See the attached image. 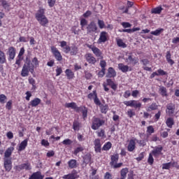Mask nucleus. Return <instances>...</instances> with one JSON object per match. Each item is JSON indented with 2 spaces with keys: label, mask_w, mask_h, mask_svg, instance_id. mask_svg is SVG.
Segmentation results:
<instances>
[{
  "label": "nucleus",
  "mask_w": 179,
  "mask_h": 179,
  "mask_svg": "<svg viewBox=\"0 0 179 179\" xmlns=\"http://www.w3.org/2000/svg\"><path fill=\"white\" fill-rule=\"evenodd\" d=\"M88 47L90 48V50H92V51L93 52L94 55H96V57H99V58L103 59V56H101V51H100V49L93 45H90Z\"/></svg>",
  "instance_id": "14"
},
{
  "label": "nucleus",
  "mask_w": 179,
  "mask_h": 179,
  "mask_svg": "<svg viewBox=\"0 0 179 179\" xmlns=\"http://www.w3.org/2000/svg\"><path fill=\"white\" fill-rule=\"evenodd\" d=\"M79 111H82L83 117L84 120L87 117V108L85 106H80L79 108Z\"/></svg>",
  "instance_id": "27"
},
{
  "label": "nucleus",
  "mask_w": 179,
  "mask_h": 179,
  "mask_svg": "<svg viewBox=\"0 0 179 179\" xmlns=\"http://www.w3.org/2000/svg\"><path fill=\"white\" fill-rule=\"evenodd\" d=\"M56 0H48V3L50 8H52L55 5Z\"/></svg>",
  "instance_id": "57"
},
{
  "label": "nucleus",
  "mask_w": 179,
  "mask_h": 179,
  "mask_svg": "<svg viewBox=\"0 0 179 179\" xmlns=\"http://www.w3.org/2000/svg\"><path fill=\"white\" fill-rule=\"evenodd\" d=\"M70 54L71 55H76L78 54V48L76 46L71 47Z\"/></svg>",
  "instance_id": "43"
},
{
  "label": "nucleus",
  "mask_w": 179,
  "mask_h": 179,
  "mask_svg": "<svg viewBox=\"0 0 179 179\" xmlns=\"http://www.w3.org/2000/svg\"><path fill=\"white\" fill-rule=\"evenodd\" d=\"M6 62V55L5 52L0 50V64H5Z\"/></svg>",
  "instance_id": "30"
},
{
  "label": "nucleus",
  "mask_w": 179,
  "mask_h": 179,
  "mask_svg": "<svg viewBox=\"0 0 179 179\" xmlns=\"http://www.w3.org/2000/svg\"><path fill=\"white\" fill-rule=\"evenodd\" d=\"M122 26H123L124 29H127L128 27H131L132 24H129V22H122Z\"/></svg>",
  "instance_id": "62"
},
{
  "label": "nucleus",
  "mask_w": 179,
  "mask_h": 179,
  "mask_svg": "<svg viewBox=\"0 0 179 179\" xmlns=\"http://www.w3.org/2000/svg\"><path fill=\"white\" fill-rule=\"evenodd\" d=\"M104 178H105V179H113V176L110 175V173L107 172V173L105 174Z\"/></svg>",
  "instance_id": "64"
},
{
  "label": "nucleus",
  "mask_w": 179,
  "mask_h": 179,
  "mask_svg": "<svg viewBox=\"0 0 179 179\" xmlns=\"http://www.w3.org/2000/svg\"><path fill=\"white\" fill-rule=\"evenodd\" d=\"M56 76H59L62 73V68L57 66L56 69Z\"/></svg>",
  "instance_id": "53"
},
{
  "label": "nucleus",
  "mask_w": 179,
  "mask_h": 179,
  "mask_svg": "<svg viewBox=\"0 0 179 179\" xmlns=\"http://www.w3.org/2000/svg\"><path fill=\"white\" fill-rule=\"evenodd\" d=\"M116 41L118 47H122V48H127V44L122 41V39L116 38Z\"/></svg>",
  "instance_id": "34"
},
{
  "label": "nucleus",
  "mask_w": 179,
  "mask_h": 179,
  "mask_svg": "<svg viewBox=\"0 0 179 179\" xmlns=\"http://www.w3.org/2000/svg\"><path fill=\"white\" fill-rule=\"evenodd\" d=\"M119 156L118 154H115V155H112L111 157V162H110V166H113L118 162Z\"/></svg>",
  "instance_id": "33"
},
{
  "label": "nucleus",
  "mask_w": 179,
  "mask_h": 179,
  "mask_svg": "<svg viewBox=\"0 0 179 179\" xmlns=\"http://www.w3.org/2000/svg\"><path fill=\"white\" fill-rule=\"evenodd\" d=\"M121 178L122 179L127 178V174H128V168L122 169L120 171Z\"/></svg>",
  "instance_id": "35"
},
{
  "label": "nucleus",
  "mask_w": 179,
  "mask_h": 179,
  "mask_svg": "<svg viewBox=\"0 0 179 179\" xmlns=\"http://www.w3.org/2000/svg\"><path fill=\"white\" fill-rule=\"evenodd\" d=\"M80 25L82 27V30H85L83 27L87 25V20H86V19L82 18L80 20Z\"/></svg>",
  "instance_id": "47"
},
{
  "label": "nucleus",
  "mask_w": 179,
  "mask_h": 179,
  "mask_svg": "<svg viewBox=\"0 0 179 179\" xmlns=\"http://www.w3.org/2000/svg\"><path fill=\"white\" fill-rule=\"evenodd\" d=\"M106 65H107V63L106 62V61L101 60L100 62V66H101V69H106Z\"/></svg>",
  "instance_id": "55"
},
{
  "label": "nucleus",
  "mask_w": 179,
  "mask_h": 179,
  "mask_svg": "<svg viewBox=\"0 0 179 179\" xmlns=\"http://www.w3.org/2000/svg\"><path fill=\"white\" fill-rule=\"evenodd\" d=\"M147 132L148 134H155V129L153 128V126H149L147 127Z\"/></svg>",
  "instance_id": "50"
},
{
  "label": "nucleus",
  "mask_w": 179,
  "mask_h": 179,
  "mask_svg": "<svg viewBox=\"0 0 179 179\" xmlns=\"http://www.w3.org/2000/svg\"><path fill=\"white\" fill-rule=\"evenodd\" d=\"M153 162H155V159H153V155L152 153H150L148 157V163L149 164H153Z\"/></svg>",
  "instance_id": "51"
},
{
  "label": "nucleus",
  "mask_w": 179,
  "mask_h": 179,
  "mask_svg": "<svg viewBox=\"0 0 179 179\" xmlns=\"http://www.w3.org/2000/svg\"><path fill=\"white\" fill-rule=\"evenodd\" d=\"M92 160V155L90 154H87L83 157V162L85 164V166L87 164H89Z\"/></svg>",
  "instance_id": "26"
},
{
  "label": "nucleus",
  "mask_w": 179,
  "mask_h": 179,
  "mask_svg": "<svg viewBox=\"0 0 179 179\" xmlns=\"http://www.w3.org/2000/svg\"><path fill=\"white\" fill-rule=\"evenodd\" d=\"M157 110V104L156 103H152L149 107L146 108V111H155Z\"/></svg>",
  "instance_id": "37"
},
{
  "label": "nucleus",
  "mask_w": 179,
  "mask_h": 179,
  "mask_svg": "<svg viewBox=\"0 0 179 179\" xmlns=\"http://www.w3.org/2000/svg\"><path fill=\"white\" fill-rule=\"evenodd\" d=\"M99 107L101 108V112L103 114H107V111H108V106L101 103Z\"/></svg>",
  "instance_id": "36"
},
{
  "label": "nucleus",
  "mask_w": 179,
  "mask_h": 179,
  "mask_svg": "<svg viewBox=\"0 0 179 179\" xmlns=\"http://www.w3.org/2000/svg\"><path fill=\"white\" fill-rule=\"evenodd\" d=\"M163 150V147L162 145H158L152 151V155L154 157H159L162 155V151Z\"/></svg>",
  "instance_id": "10"
},
{
  "label": "nucleus",
  "mask_w": 179,
  "mask_h": 179,
  "mask_svg": "<svg viewBox=\"0 0 179 179\" xmlns=\"http://www.w3.org/2000/svg\"><path fill=\"white\" fill-rule=\"evenodd\" d=\"M118 69L120 71H122V72L127 73L128 71H129V66L127 65H124V64H118Z\"/></svg>",
  "instance_id": "23"
},
{
  "label": "nucleus",
  "mask_w": 179,
  "mask_h": 179,
  "mask_svg": "<svg viewBox=\"0 0 179 179\" xmlns=\"http://www.w3.org/2000/svg\"><path fill=\"white\" fill-rule=\"evenodd\" d=\"M115 76H117V73L115 72V70H114V69H113L112 67H110L108 69L106 78H115Z\"/></svg>",
  "instance_id": "18"
},
{
  "label": "nucleus",
  "mask_w": 179,
  "mask_h": 179,
  "mask_svg": "<svg viewBox=\"0 0 179 179\" xmlns=\"http://www.w3.org/2000/svg\"><path fill=\"white\" fill-rule=\"evenodd\" d=\"M66 76H67V79H73L75 78V73L72 70L67 69L65 71Z\"/></svg>",
  "instance_id": "24"
},
{
  "label": "nucleus",
  "mask_w": 179,
  "mask_h": 179,
  "mask_svg": "<svg viewBox=\"0 0 179 179\" xmlns=\"http://www.w3.org/2000/svg\"><path fill=\"white\" fill-rule=\"evenodd\" d=\"M94 145L95 152L96 153H100V152H101V144L100 143V139H95V141H94Z\"/></svg>",
  "instance_id": "16"
},
{
  "label": "nucleus",
  "mask_w": 179,
  "mask_h": 179,
  "mask_svg": "<svg viewBox=\"0 0 179 179\" xmlns=\"http://www.w3.org/2000/svg\"><path fill=\"white\" fill-rule=\"evenodd\" d=\"M98 25L99 29H104L106 28V24H104V21L98 20Z\"/></svg>",
  "instance_id": "49"
},
{
  "label": "nucleus",
  "mask_w": 179,
  "mask_h": 179,
  "mask_svg": "<svg viewBox=\"0 0 179 179\" xmlns=\"http://www.w3.org/2000/svg\"><path fill=\"white\" fill-rule=\"evenodd\" d=\"M29 72H31V73L34 72V65L30 61L24 63L21 71V76L23 78H26L29 75Z\"/></svg>",
  "instance_id": "2"
},
{
  "label": "nucleus",
  "mask_w": 179,
  "mask_h": 179,
  "mask_svg": "<svg viewBox=\"0 0 179 179\" xmlns=\"http://www.w3.org/2000/svg\"><path fill=\"white\" fill-rule=\"evenodd\" d=\"M127 115L129 117V118H132L134 115H135V112L132 111V110L129 109L127 111Z\"/></svg>",
  "instance_id": "58"
},
{
  "label": "nucleus",
  "mask_w": 179,
  "mask_h": 179,
  "mask_svg": "<svg viewBox=\"0 0 179 179\" xmlns=\"http://www.w3.org/2000/svg\"><path fill=\"white\" fill-rule=\"evenodd\" d=\"M3 166L6 171H10L12 170V159L10 158H4Z\"/></svg>",
  "instance_id": "8"
},
{
  "label": "nucleus",
  "mask_w": 179,
  "mask_h": 179,
  "mask_svg": "<svg viewBox=\"0 0 179 179\" xmlns=\"http://www.w3.org/2000/svg\"><path fill=\"white\" fill-rule=\"evenodd\" d=\"M7 54L9 56V59H15V57L16 56V50L15 48L11 46L8 48Z\"/></svg>",
  "instance_id": "15"
},
{
  "label": "nucleus",
  "mask_w": 179,
  "mask_h": 179,
  "mask_svg": "<svg viewBox=\"0 0 179 179\" xmlns=\"http://www.w3.org/2000/svg\"><path fill=\"white\" fill-rule=\"evenodd\" d=\"M138 94H139V91L138 90H133L131 92V96L133 97H138Z\"/></svg>",
  "instance_id": "61"
},
{
  "label": "nucleus",
  "mask_w": 179,
  "mask_h": 179,
  "mask_svg": "<svg viewBox=\"0 0 179 179\" xmlns=\"http://www.w3.org/2000/svg\"><path fill=\"white\" fill-rule=\"evenodd\" d=\"M163 10V8L162 6H158L155 8H152L151 10V13H155V15H159L162 13V10Z\"/></svg>",
  "instance_id": "31"
},
{
  "label": "nucleus",
  "mask_w": 179,
  "mask_h": 179,
  "mask_svg": "<svg viewBox=\"0 0 179 179\" xmlns=\"http://www.w3.org/2000/svg\"><path fill=\"white\" fill-rule=\"evenodd\" d=\"M65 107H66V108H72L73 110H76V111H79V107H78L75 102L66 103Z\"/></svg>",
  "instance_id": "19"
},
{
  "label": "nucleus",
  "mask_w": 179,
  "mask_h": 179,
  "mask_svg": "<svg viewBox=\"0 0 179 179\" xmlns=\"http://www.w3.org/2000/svg\"><path fill=\"white\" fill-rule=\"evenodd\" d=\"M14 170L22 171V170H31V165L29 162L14 166Z\"/></svg>",
  "instance_id": "5"
},
{
  "label": "nucleus",
  "mask_w": 179,
  "mask_h": 179,
  "mask_svg": "<svg viewBox=\"0 0 179 179\" xmlns=\"http://www.w3.org/2000/svg\"><path fill=\"white\" fill-rule=\"evenodd\" d=\"M164 29H158L155 31H152L150 32V34H152V36H160V34H162V31H164Z\"/></svg>",
  "instance_id": "39"
},
{
  "label": "nucleus",
  "mask_w": 179,
  "mask_h": 179,
  "mask_svg": "<svg viewBox=\"0 0 179 179\" xmlns=\"http://www.w3.org/2000/svg\"><path fill=\"white\" fill-rule=\"evenodd\" d=\"M136 142L141 148H143V146H146V140H136Z\"/></svg>",
  "instance_id": "46"
},
{
  "label": "nucleus",
  "mask_w": 179,
  "mask_h": 179,
  "mask_svg": "<svg viewBox=\"0 0 179 179\" xmlns=\"http://www.w3.org/2000/svg\"><path fill=\"white\" fill-rule=\"evenodd\" d=\"M51 51L57 61H62V55H61V52H59V50L57 48L54 46L51 47Z\"/></svg>",
  "instance_id": "7"
},
{
  "label": "nucleus",
  "mask_w": 179,
  "mask_h": 179,
  "mask_svg": "<svg viewBox=\"0 0 179 179\" xmlns=\"http://www.w3.org/2000/svg\"><path fill=\"white\" fill-rule=\"evenodd\" d=\"M63 145H72V141L71 139L67 138L62 141Z\"/></svg>",
  "instance_id": "59"
},
{
  "label": "nucleus",
  "mask_w": 179,
  "mask_h": 179,
  "mask_svg": "<svg viewBox=\"0 0 179 179\" xmlns=\"http://www.w3.org/2000/svg\"><path fill=\"white\" fill-rule=\"evenodd\" d=\"M104 122H105L103 120H101L99 117H94V120L92 121V125L91 127L94 131H96V129H99L100 127H101L102 125H104Z\"/></svg>",
  "instance_id": "3"
},
{
  "label": "nucleus",
  "mask_w": 179,
  "mask_h": 179,
  "mask_svg": "<svg viewBox=\"0 0 179 179\" xmlns=\"http://www.w3.org/2000/svg\"><path fill=\"white\" fill-rule=\"evenodd\" d=\"M159 93L164 97V96H167V89L164 87H159Z\"/></svg>",
  "instance_id": "41"
},
{
  "label": "nucleus",
  "mask_w": 179,
  "mask_h": 179,
  "mask_svg": "<svg viewBox=\"0 0 179 179\" xmlns=\"http://www.w3.org/2000/svg\"><path fill=\"white\" fill-rule=\"evenodd\" d=\"M27 146V139H25L22 142H21L20 146L18 147V152H22V150H24Z\"/></svg>",
  "instance_id": "25"
},
{
  "label": "nucleus",
  "mask_w": 179,
  "mask_h": 179,
  "mask_svg": "<svg viewBox=\"0 0 179 179\" xmlns=\"http://www.w3.org/2000/svg\"><path fill=\"white\" fill-rule=\"evenodd\" d=\"M94 102L96 106H100L101 104V102L100 101V99H98L97 96L94 99Z\"/></svg>",
  "instance_id": "56"
},
{
  "label": "nucleus",
  "mask_w": 179,
  "mask_h": 179,
  "mask_svg": "<svg viewBox=\"0 0 179 179\" xmlns=\"http://www.w3.org/2000/svg\"><path fill=\"white\" fill-rule=\"evenodd\" d=\"M111 142H108L103 145V150H110V149H111Z\"/></svg>",
  "instance_id": "45"
},
{
  "label": "nucleus",
  "mask_w": 179,
  "mask_h": 179,
  "mask_svg": "<svg viewBox=\"0 0 179 179\" xmlns=\"http://www.w3.org/2000/svg\"><path fill=\"white\" fill-rule=\"evenodd\" d=\"M44 176L41 175V172L34 173L29 179H43Z\"/></svg>",
  "instance_id": "22"
},
{
  "label": "nucleus",
  "mask_w": 179,
  "mask_h": 179,
  "mask_svg": "<svg viewBox=\"0 0 179 179\" xmlns=\"http://www.w3.org/2000/svg\"><path fill=\"white\" fill-rule=\"evenodd\" d=\"M166 124L169 128H173V125H174V119H173V117H169L166 121Z\"/></svg>",
  "instance_id": "32"
},
{
  "label": "nucleus",
  "mask_w": 179,
  "mask_h": 179,
  "mask_svg": "<svg viewBox=\"0 0 179 179\" xmlns=\"http://www.w3.org/2000/svg\"><path fill=\"white\" fill-rule=\"evenodd\" d=\"M73 128L74 131H79L80 129V123L78 120H75L73 123Z\"/></svg>",
  "instance_id": "38"
},
{
  "label": "nucleus",
  "mask_w": 179,
  "mask_h": 179,
  "mask_svg": "<svg viewBox=\"0 0 179 179\" xmlns=\"http://www.w3.org/2000/svg\"><path fill=\"white\" fill-rule=\"evenodd\" d=\"M173 162L166 163L162 164L163 170H169L171 168Z\"/></svg>",
  "instance_id": "42"
},
{
  "label": "nucleus",
  "mask_w": 179,
  "mask_h": 179,
  "mask_svg": "<svg viewBox=\"0 0 179 179\" xmlns=\"http://www.w3.org/2000/svg\"><path fill=\"white\" fill-rule=\"evenodd\" d=\"M13 150H15V148L13 147L8 148L4 153L5 159H9V157L12 156V152H13Z\"/></svg>",
  "instance_id": "20"
},
{
  "label": "nucleus",
  "mask_w": 179,
  "mask_h": 179,
  "mask_svg": "<svg viewBox=\"0 0 179 179\" xmlns=\"http://www.w3.org/2000/svg\"><path fill=\"white\" fill-rule=\"evenodd\" d=\"M5 100H6V96L5 94L0 95V103L3 104L5 103Z\"/></svg>",
  "instance_id": "54"
},
{
  "label": "nucleus",
  "mask_w": 179,
  "mask_h": 179,
  "mask_svg": "<svg viewBox=\"0 0 179 179\" xmlns=\"http://www.w3.org/2000/svg\"><path fill=\"white\" fill-rule=\"evenodd\" d=\"M96 134L99 138H106V131L104 129H101L100 131H97Z\"/></svg>",
  "instance_id": "44"
},
{
  "label": "nucleus",
  "mask_w": 179,
  "mask_h": 179,
  "mask_svg": "<svg viewBox=\"0 0 179 179\" xmlns=\"http://www.w3.org/2000/svg\"><path fill=\"white\" fill-rule=\"evenodd\" d=\"M2 6L4 8V9H9V3H8L6 1H2Z\"/></svg>",
  "instance_id": "60"
},
{
  "label": "nucleus",
  "mask_w": 179,
  "mask_h": 179,
  "mask_svg": "<svg viewBox=\"0 0 179 179\" xmlns=\"http://www.w3.org/2000/svg\"><path fill=\"white\" fill-rule=\"evenodd\" d=\"M96 31H97V25H96V23L92 22L87 27V34H92V33H94Z\"/></svg>",
  "instance_id": "9"
},
{
  "label": "nucleus",
  "mask_w": 179,
  "mask_h": 179,
  "mask_svg": "<svg viewBox=\"0 0 179 179\" xmlns=\"http://www.w3.org/2000/svg\"><path fill=\"white\" fill-rule=\"evenodd\" d=\"M63 51H64V52H65L66 54H68L69 52H70V51H71V47H69V46H66V47H64V48H63Z\"/></svg>",
  "instance_id": "63"
},
{
  "label": "nucleus",
  "mask_w": 179,
  "mask_h": 179,
  "mask_svg": "<svg viewBox=\"0 0 179 179\" xmlns=\"http://www.w3.org/2000/svg\"><path fill=\"white\" fill-rule=\"evenodd\" d=\"M123 103L127 107H134V108H141L142 107V103L135 100L125 101Z\"/></svg>",
  "instance_id": "4"
},
{
  "label": "nucleus",
  "mask_w": 179,
  "mask_h": 179,
  "mask_svg": "<svg viewBox=\"0 0 179 179\" xmlns=\"http://www.w3.org/2000/svg\"><path fill=\"white\" fill-rule=\"evenodd\" d=\"M69 169H76L78 167V161L76 159H71L68 162Z\"/></svg>",
  "instance_id": "21"
},
{
  "label": "nucleus",
  "mask_w": 179,
  "mask_h": 179,
  "mask_svg": "<svg viewBox=\"0 0 179 179\" xmlns=\"http://www.w3.org/2000/svg\"><path fill=\"white\" fill-rule=\"evenodd\" d=\"M166 61L170 65H174V60L171 59V53L170 51L166 52Z\"/></svg>",
  "instance_id": "28"
},
{
  "label": "nucleus",
  "mask_w": 179,
  "mask_h": 179,
  "mask_svg": "<svg viewBox=\"0 0 179 179\" xmlns=\"http://www.w3.org/2000/svg\"><path fill=\"white\" fill-rule=\"evenodd\" d=\"M85 59H86V61H87L90 64L92 65H94V64L97 62V60L96 59V58L91 53L86 54Z\"/></svg>",
  "instance_id": "13"
},
{
  "label": "nucleus",
  "mask_w": 179,
  "mask_h": 179,
  "mask_svg": "<svg viewBox=\"0 0 179 179\" xmlns=\"http://www.w3.org/2000/svg\"><path fill=\"white\" fill-rule=\"evenodd\" d=\"M174 110H176V106L173 103H169L166 106V113L169 115L174 114Z\"/></svg>",
  "instance_id": "17"
},
{
  "label": "nucleus",
  "mask_w": 179,
  "mask_h": 179,
  "mask_svg": "<svg viewBox=\"0 0 179 179\" xmlns=\"http://www.w3.org/2000/svg\"><path fill=\"white\" fill-rule=\"evenodd\" d=\"M97 96V93H96V91H93L92 93H90L88 95V99H94Z\"/></svg>",
  "instance_id": "52"
},
{
  "label": "nucleus",
  "mask_w": 179,
  "mask_h": 179,
  "mask_svg": "<svg viewBox=\"0 0 179 179\" xmlns=\"http://www.w3.org/2000/svg\"><path fill=\"white\" fill-rule=\"evenodd\" d=\"M45 13V9L40 8L35 15L36 20H38L41 26H43V27H46L47 24H48L49 22L48 18H47Z\"/></svg>",
  "instance_id": "1"
},
{
  "label": "nucleus",
  "mask_w": 179,
  "mask_h": 179,
  "mask_svg": "<svg viewBox=\"0 0 179 179\" xmlns=\"http://www.w3.org/2000/svg\"><path fill=\"white\" fill-rule=\"evenodd\" d=\"M133 6H134L133 2L127 1V7L126 8V9L123 12V13H128V10H129V8L132 7Z\"/></svg>",
  "instance_id": "48"
},
{
  "label": "nucleus",
  "mask_w": 179,
  "mask_h": 179,
  "mask_svg": "<svg viewBox=\"0 0 179 179\" xmlns=\"http://www.w3.org/2000/svg\"><path fill=\"white\" fill-rule=\"evenodd\" d=\"M85 150V148L82 147V145L78 146L73 152L75 156L78 155V153H80V152H83Z\"/></svg>",
  "instance_id": "40"
},
{
  "label": "nucleus",
  "mask_w": 179,
  "mask_h": 179,
  "mask_svg": "<svg viewBox=\"0 0 179 179\" xmlns=\"http://www.w3.org/2000/svg\"><path fill=\"white\" fill-rule=\"evenodd\" d=\"M40 103H41V99L38 98H36L30 102L31 107H37Z\"/></svg>",
  "instance_id": "29"
},
{
  "label": "nucleus",
  "mask_w": 179,
  "mask_h": 179,
  "mask_svg": "<svg viewBox=\"0 0 179 179\" xmlns=\"http://www.w3.org/2000/svg\"><path fill=\"white\" fill-rule=\"evenodd\" d=\"M108 37V34L106 31H101L99 35V38L98 39L99 44H101V43H106V41H107Z\"/></svg>",
  "instance_id": "11"
},
{
  "label": "nucleus",
  "mask_w": 179,
  "mask_h": 179,
  "mask_svg": "<svg viewBox=\"0 0 179 179\" xmlns=\"http://www.w3.org/2000/svg\"><path fill=\"white\" fill-rule=\"evenodd\" d=\"M136 148V139H131L127 146V150L129 152H134Z\"/></svg>",
  "instance_id": "12"
},
{
  "label": "nucleus",
  "mask_w": 179,
  "mask_h": 179,
  "mask_svg": "<svg viewBox=\"0 0 179 179\" xmlns=\"http://www.w3.org/2000/svg\"><path fill=\"white\" fill-rule=\"evenodd\" d=\"M63 179H78L79 178V174L76 170H73L71 173L62 176Z\"/></svg>",
  "instance_id": "6"
}]
</instances>
